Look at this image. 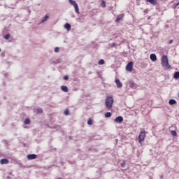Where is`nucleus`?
Returning <instances> with one entry per match:
<instances>
[{
  "instance_id": "obj_1",
  "label": "nucleus",
  "mask_w": 179,
  "mask_h": 179,
  "mask_svg": "<svg viewBox=\"0 0 179 179\" xmlns=\"http://www.w3.org/2000/svg\"><path fill=\"white\" fill-rule=\"evenodd\" d=\"M162 65L163 68H165L166 70L170 68V64H169V59L167 56L163 55L162 58Z\"/></svg>"
},
{
  "instance_id": "obj_2",
  "label": "nucleus",
  "mask_w": 179,
  "mask_h": 179,
  "mask_svg": "<svg viewBox=\"0 0 179 179\" xmlns=\"http://www.w3.org/2000/svg\"><path fill=\"white\" fill-rule=\"evenodd\" d=\"M106 108L110 109L113 107V97L108 96L106 100Z\"/></svg>"
},
{
  "instance_id": "obj_3",
  "label": "nucleus",
  "mask_w": 179,
  "mask_h": 179,
  "mask_svg": "<svg viewBox=\"0 0 179 179\" xmlns=\"http://www.w3.org/2000/svg\"><path fill=\"white\" fill-rule=\"evenodd\" d=\"M145 136H146V133L145 132V130L141 131L140 132V134L138 135L139 143H142V141H145Z\"/></svg>"
},
{
  "instance_id": "obj_4",
  "label": "nucleus",
  "mask_w": 179,
  "mask_h": 179,
  "mask_svg": "<svg viewBox=\"0 0 179 179\" xmlns=\"http://www.w3.org/2000/svg\"><path fill=\"white\" fill-rule=\"evenodd\" d=\"M71 5H73L74 6L75 12L76 13H79V6H78V3H76V1L73 0H69Z\"/></svg>"
},
{
  "instance_id": "obj_5",
  "label": "nucleus",
  "mask_w": 179,
  "mask_h": 179,
  "mask_svg": "<svg viewBox=\"0 0 179 179\" xmlns=\"http://www.w3.org/2000/svg\"><path fill=\"white\" fill-rule=\"evenodd\" d=\"M132 68H134V62H129L126 66V71L127 72H132Z\"/></svg>"
},
{
  "instance_id": "obj_6",
  "label": "nucleus",
  "mask_w": 179,
  "mask_h": 179,
  "mask_svg": "<svg viewBox=\"0 0 179 179\" xmlns=\"http://www.w3.org/2000/svg\"><path fill=\"white\" fill-rule=\"evenodd\" d=\"M129 85L131 89H136V87H138V84L135 83V82H134L132 80L129 81Z\"/></svg>"
},
{
  "instance_id": "obj_7",
  "label": "nucleus",
  "mask_w": 179,
  "mask_h": 179,
  "mask_svg": "<svg viewBox=\"0 0 179 179\" xmlns=\"http://www.w3.org/2000/svg\"><path fill=\"white\" fill-rule=\"evenodd\" d=\"M124 121V117L122 116H118L114 120V122H116V124H121Z\"/></svg>"
},
{
  "instance_id": "obj_8",
  "label": "nucleus",
  "mask_w": 179,
  "mask_h": 179,
  "mask_svg": "<svg viewBox=\"0 0 179 179\" xmlns=\"http://www.w3.org/2000/svg\"><path fill=\"white\" fill-rule=\"evenodd\" d=\"M124 16H125V14L124 13L118 15L116 17L115 22L120 23V20H122V19L124 18Z\"/></svg>"
},
{
  "instance_id": "obj_9",
  "label": "nucleus",
  "mask_w": 179,
  "mask_h": 179,
  "mask_svg": "<svg viewBox=\"0 0 179 179\" xmlns=\"http://www.w3.org/2000/svg\"><path fill=\"white\" fill-rule=\"evenodd\" d=\"M27 159L28 160H34V159H37V155L36 154L28 155Z\"/></svg>"
},
{
  "instance_id": "obj_10",
  "label": "nucleus",
  "mask_w": 179,
  "mask_h": 179,
  "mask_svg": "<svg viewBox=\"0 0 179 179\" xmlns=\"http://www.w3.org/2000/svg\"><path fill=\"white\" fill-rule=\"evenodd\" d=\"M115 83H116L117 87L118 89L122 87V83L121 81H120V80L116 79V80H115Z\"/></svg>"
},
{
  "instance_id": "obj_11",
  "label": "nucleus",
  "mask_w": 179,
  "mask_h": 179,
  "mask_svg": "<svg viewBox=\"0 0 179 179\" xmlns=\"http://www.w3.org/2000/svg\"><path fill=\"white\" fill-rule=\"evenodd\" d=\"M0 163L1 164H8L9 163V159L6 158L1 159Z\"/></svg>"
},
{
  "instance_id": "obj_12",
  "label": "nucleus",
  "mask_w": 179,
  "mask_h": 179,
  "mask_svg": "<svg viewBox=\"0 0 179 179\" xmlns=\"http://www.w3.org/2000/svg\"><path fill=\"white\" fill-rule=\"evenodd\" d=\"M150 58L151 61H152L153 62L157 60V57L153 53L150 55Z\"/></svg>"
},
{
  "instance_id": "obj_13",
  "label": "nucleus",
  "mask_w": 179,
  "mask_h": 179,
  "mask_svg": "<svg viewBox=\"0 0 179 179\" xmlns=\"http://www.w3.org/2000/svg\"><path fill=\"white\" fill-rule=\"evenodd\" d=\"M146 2H149L150 3H151V5H154V6H156V5H157V0H146Z\"/></svg>"
},
{
  "instance_id": "obj_14",
  "label": "nucleus",
  "mask_w": 179,
  "mask_h": 179,
  "mask_svg": "<svg viewBox=\"0 0 179 179\" xmlns=\"http://www.w3.org/2000/svg\"><path fill=\"white\" fill-rule=\"evenodd\" d=\"M61 90H62V92H64L65 93H68V87L62 85L61 86Z\"/></svg>"
},
{
  "instance_id": "obj_15",
  "label": "nucleus",
  "mask_w": 179,
  "mask_h": 179,
  "mask_svg": "<svg viewBox=\"0 0 179 179\" xmlns=\"http://www.w3.org/2000/svg\"><path fill=\"white\" fill-rule=\"evenodd\" d=\"M169 103L171 106H174V104L177 103V101H176L175 99H170L169 101Z\"/></svg>"
},
{
  "instance_id": "obj_16",
  "label": "nucleus",
  "mask_w": 179,
  "mask_h": 179,
  "mask_svg": "<svg viewBox=\"0 0 179 179\" xmlns=\"http://www.w3.org/2000/svg\"><path fill=\"white\" fill-rule=\"evenodd\" d=\"M64 27L65 29H66V30H68V31L71 30V24L69 23L65 24Z\"/></svg>"
},
{
  "instance_id": "obj_17",
  "label": "nucleus",
  "mask_w": 179,
  "mask_h": 179,
  "mask_svg": "<svg viewBox=\"0 0 179 179\" xmlns=\"http://www.w3.org/2000/svg\"><path fill=\"white\" fill-rule=\"evenodd\" d=\"M174 79H179V71H176L173 76Z\"/></svg>"
},
{
  "instance_id": "obj_18",
  "label": "nucleus",
  "mask_w": 179,
  "mask_h": 179,
  "mask_svg": "<svg viewBox=\"0 0 179 179\" xmlns=\"http://www.w3.org/2000/svg\"><path fill=\"white\" fill-rule=\"evenodd\" d=\"M48 19V15H45L41 20V23H44V22L47 21V20Z\"/></svg>"
},
{
  "instance_id": "obj_19",
  "label": "nucleus",
  "mask_w": 179,
  "mask_h": 179,
  "mask_svg": "<svg viewBox=\"0 0 179 179\" xmlns=\"http://www.w3.org/2000/svg\"><path fill=\"white\" fill-rule=\"evenodd\" d=\"M99 65H104V59H101L99 62H98Z\"/></svg>"
},
{
  "instance_id": "obj_20",
  "label": "nucleus",
  "mask_w": 179,
  "mask_h": 179,
  "mask_svg": "<svg viewBox=\"0 0 179 179\" xmlns=\"http://www.w3.org/2000/svg\"><path fill=\"white\" fill-rule=\"evenodd\" d=\"M105 117H106V118H110V117H111V113L108 112V113H105Z\"/></svg>"
},
{
  "instance_id": "obj_21",
  "label": "nucleus",
  "mask_w": 179,
  "mask_h": 179,
  "mask_svg": "<svg viewBox=\"0 0 179 179\" xmlns=\"http://www.w3.org/2000/svg\"><path fill=\"white\" fill-rule=\"evenodd\" d=\"M87 124H88V125H93V120H92L91 118H90V119L88 120V121H87Z\"/></svg>"
},
{
  "instance_id": "obj_22",
  "label": "nucleus",
  "mask_w": 179,
  "mask_h": 179,
  "mask_svg": "<svg viewBox=\"0 0 179 179\" xmlns=\"http://www.w3.org/2000/svg\"><path fill=\"white\" fill-rule=\"evenodd\" d=\"M171 134L173 135V136H177V131H176V130H172Z\"/></svg>"
},
{
  "instance_id": "obj_23",
  "label": "nucleus",
  "mask_w": 179,
  "mask_h": 179,
  "mask_svg": "<svg viewBox=\"0 0 179 179\" xmlns=\"http://www.w3.org/2000/svg\"><path fill=\"white\" fill-rule=\"evenodd\" d=\"M127 164V162L125 161H123L121 164H120V166L122 167V169H124V167H125Z\"/></svg>"
},
{
  "instance_id": "obj_24",
  "label": "nucleus",
  "mask_w": 179,
  "mask_h": 179,
  "mask_svg": "<svg viewBox=\"0 0 179 179\" xmlns=\"http://www.w3.org/2000/svg\"><path fill=\"white\" fill-rule=\"evenodd\" d=\"M10 38V34H9L5 35L4 36L5 40H9Z\"/></svg>"
},
{
  "instance_id": "obj_25",
  "label": "nucleus",
  "mask_w": 179,
  "mask_h": 179,
  "mask_svg": "<svg viewBox=\"0 0 179 179\" xmlns=\"http://www.w3.org/2000/svg\"><path fill=\"white\" fill-rule=\"evenodd\" d=\"M24 124H30V119H29V118L25 119Z\"/></svg>"
},
{
  "instance_id": "obj_26",
  "label": "nucleus",
  "mask_w": 179,
  "mask_h": 179,
  "mask_svg": "<svg viewBox=\"0 0 179 179\" xmlns=\"http://www.w3.org/2000/svg\"><path fill=\"white\" fill-rule=\"evenodd\" d=\"M101 6L102 8H106V1H102L101 3Z\"/></svg>"
},
{
  "instance_id": "obj_27",
  "label": "nucleus",
  "mask_w": 179,
  "mask_h": 179,
  "mask_svg": "<svg viewBox=\"0 0 179 179\" xmlns=\"http://www.w3.org/2000/svg\"><path fill=\"white\" fill-rule=\"evenodd\" d=\"M37 113H38V114H41V113H43V109H42V108H38V109H37Z\"/></svg>"
},
{
  "instance_id": "obj_28",
  "label": "nucleus",
  "mask_w": 179,
  "mask_h": 179,
  "mask_svg": "<svg viewBox=\"0 0 179 179\" xmlns=\"http://www.w3.org/2000/svg\"><path fill=\"white\" fill-rule=\"evenodd\" d=\"M64 115H69V110L66 109L64 112Z\"/></svg>"
},
{
  "instance_id": "obj_29",
  "label": "nucleus",
  "mask_w": 179,
  "mask_h": 179,
  "mask_svg": "<svg viewBox=\"0 0 179 179\" xmlns=\"http://www.w3.org/2000/svg\"><path fill=\"white\" fill-rule=\"evenodd\" d=\"M55 52H59V48L56 47V48H55Z\"/></svg>"
},
{
  "instance_id": "obj_30",
  "label": "nucleus",
  "mask_w": 179,
  "mask_h": 179,
  "mask_svg": "<svg viewBox=\"0 0 179 179\" xmlns=\"http://www.w3.org/2000/svg\"><path fill=\"white\" fill-rule=\"evenodd\" d=\"M64 80H68V79H69L68 76H65L64 77Z\"/></svg>"
},
{
  "instance_id": "obj_31",
  "label": "nucleus",
  "mask_w": 179,
  "mask_h": 179,
  "mask_svg": "<svg viewBox=\"0 0 179 179\" xmlns=\"http://www.w3.org/2000/svg\"><path fill=\"white\" fill-rule=\"evenodd\" d=\"M173 39H171L169 41V44H173Z\"/></svg>"
},
{
  "instance_id": "obj_32",
  "label": "nucleus",
  "mask_w": 179,
  "mask_h": 179,
  "mask_svg": "<svg viewBox=\"0 0 179 179\" xmlns=\"http://www.w3.org/2000/svg\"><path fill=\"white\" fill-rule=\"evenodd\" d=\"M117 45L115 43H113V47H115Z\"/></svg>"
},
{
  "instance_id": "obj_33",
  "label": "nucleus",
  "mask_w": 179,
  "mask_h": 179,
  "mask_svg": "<svg viewBox=\"0 0 179 179\" xmlns=\"http://www.w3.org/2000/svg\"><path fill=\"white\" fill-rule=\"evenodd\" d=\"M160 178H163V176H160Z\"/></svg>"
},
{
  "instance_id": "obj_34",
  "label": "nucleus",
  "mask_w": 179,
  "mask_h": 179,
  "mask_svg": "<svg viewBox=\"0 0 179 179\" xmlns=\"http://www.w3.org/2000/svg\"><path fill=\"white\" fill-rule=\"evenodd\" d=\"M0 52H1V49H0Z\"/></svg>"
}]
</instances>
